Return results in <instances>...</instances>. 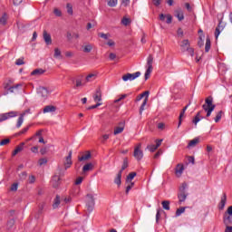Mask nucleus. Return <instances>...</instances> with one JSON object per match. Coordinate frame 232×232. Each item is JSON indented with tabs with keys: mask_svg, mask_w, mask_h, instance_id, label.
I'll list each match as a JSON object with an SVG mask.
<instances>
[{
	"mask_svg": "<svg viewBox=\"0 0 232 232\" xmlns=\"http://www.w3.org/2000/svg\"><path fill=\"white\" fill-rule=\"evenodd\" d=\"M202 108L207 112V117H211V113H213L216 108V105L213 104V97H208L205 100V104L202 105Z\"/></svg>",
	"mask_w": 232,
	"mask_h": 232,
	"instance_id": "1",
	"label": "nucleus"
},
{
	"mask_svg": "<svg viewBox=\"0 0 232 232\" xmlns=\"http://www.w3.org/2000/svg\"><path fill=\"white\" fill-rule=\"evenodd\" d=\"M151 72H153V55L150 54L147 58V70L145 72V81H148L150 79Z\"/></svg>",
	"mask_w": 232,
	"mask_h": 232,
	"instance_id": "2",
	"label": "nucleus"
},
{
	"mask_svg": "<svg viewBox=\"0 0 232 232\" xmlns=\"http://www.w3.org/2000/svg\"><path fill=\"white\" fill-rule=\"evenodd\" d=\"M186 189H188V183H182V185L179 187V193L178 194L179 202H186V198H188Z\"/></svg>",
	"mask_w": 232,
	"mask_h": 232,
	"instance_id": "3",
	"label": "nucleus"
},
{
	"mask_svg": "<svg viewBox=\"0 0 232 232\" xmlns=\"http://www.w3.org/2000/svg\"><path fill=\"white\" fill-rule=\"evenodd\" d=\"M86 208H87L89 213H92V211H93V208H95V198H94L93 194L87 195Z\"/></svg>",
	"mask_w": 232,
	"mask_h": 232,
	"instance_id": "4",
	"label": "nucleus"
},
{
	"mask_svg": "<svg viewBox=\"0 0 232 232\" xmlns=\"http://www.w3.org/2000/svg\"><path fill=\"white\" fill-rule=\"evenodd\" d=\"M19 115L18 111H11L9 112L0 113V122H5V121H8V119H14Z\"/></svg>",
	"mask_w": 232,
	"mask_h": 232,
	"instance_id": "5",
	"label": "nucleus"
},
{
	"mask_svg": "<svg viewBox=\"0 0 232 232\" xmlns=\"http://www.w3.org/2000/svg\"><path fill=\"white\" fill-rule=\"evenodd\" d=\"M140 148H142L141 143H139L134 148L133 157L134 159H136V160H142V159L144 158V152L142 151V150H140Z\"/></svg>",
	"mask_w": 232,
	"mask_h": 232,
	"instance_id": "6",
	"label": "nucleus"
},
{
	"mask_svg": "<svg viewBox=\"0 0 232 232\" xmlns=\"http://www.w3.org/2000/svg\"><path fill=\"white\" fill-rule=\"evenodd\" d=\"M140 72H136L133 73L128 72L122 76V81H124V82H128V81H135V79L140 77Z\"/></svg>",
	"mask_w": 232,
	"mask_h": 232,
	"instance_id": "7",
	"label": "nucleus"
},
{
	"mask_svg": "<svg viewBox=\"0 0 232 232\" xmlns=\"http://www.w3.org/2000/svg\"><path fill=\"white\" fill-rule=\"evenodd\" d=\"M72 151L70 150L68 156H66L63 159L64 169H69V168H72V164H73V161L72 160Z\"/></svg>",
	"mask_w": 232,
	"mask_h": 232,
	"instance_id": "8",
	"label": "nucleus"
},
{
	"mask_svg": "<svg viewBox=\"0 0 232 232\" xmlns=\"http://www.w3.org/2000/svg\"><path fill=\"white\" fill-rule=\"evenodd\" d=\"M37 93H38L39 97H42V99H44V101H45V99H48V95H50V91H48V89H46V87H38Z\"/></svg>",
	"mask_w": 232,
	"mask_h": 232,
	"instance_id": "9",
	"label": "nucleus"
},
{
	"mask_svg": "<svg viewBox=\"0 0 232 232\" xmlns=\"http://www.w3.org/2000/svg\"><path fill=\"white\" fill-rule=\"evenodd\" d=\"M92 99L96 103L102 102V91H101V88H98L95 91L94 94L92 95Z\"/></svg>",
	"mask_w": 232,
	"mask_h": 232,
	"instance_id": "10",
	"label": "nucleus"
},
{
	"mask_svg": "<svg viewBox=\"0 0 232 232\" xmlns=\"http://www.w3.org/2000/svg\"><path fill=\"white\" fill-rule=\"evenodd\" d=\"M28 113H30V109L26 110L22 114H20L17 120L16 128H21V126H23V123L24 122V117H26Z\"/></svg>",
	"mask_w": 232,
	"mask_h": 232,
	"instance_id": "11",
	"label": "nucleus"
},
{
	"mask_svg": "<svg viewBox=\"0 0 232 232\" xmlns=\"http://www.w3.org/2000/svg\"><path fill=\"white\" fill-rule=\"evenodd\" d=\"M224 28H226V25H224V24H222V20H219V23L216 28V32H215V37L216 39H218V35H220V34H222V32L224 31Z\"/></svg>",
	"mask_w": 232,
	"mask_h": 232,
	"instance_id": "12",
	"label": "nucleus"
},
{
	"mask_svg": "<svg viewBox=\"0 0 232 232\" xmlns=\"http://www.w3.org/2000/svg\"><path fill=\"white\" fill-rule=\"evenodd\" d=\"M167 18V24H171L172 21H173V16H171V14H160V21H165V19Z\"/></svg>",
	"mask_w": 232,
	"mask_h": 232,
	"instance_id": "13",
	"label": "nucleus"
},
{
	"mask_svg": "<svg viewBox=\"0 0 232 232\" xmlns=\"http://www.w3.org/2000/svg\"><path fill=\"white\" fill-rule=\"evenodd\" d=\"M175 17H177L179 21H184V11L180 8L175 10Z\"/></svg>",
	"mask_w": 232,
	"mask_h": 232,
	"instance_id": "14",
	"label": "nucleus"
},
{
	"mask_svg": "<svg viewBox=\"0 0 232 232\" xmlns=\"http://www.w3.org/2000/svg\"><path fill=\"white\" fill-rule=\"evenodd\" d=\"M82 53H90L92 50H93V44H86L82 46Z\"/></svg>",
	"mask_w": 232,
	"mask_h": 232,
	"instance_id": "15",
	"label": "nucleus"
},
{
	"mask_svg": "<svg viewBox=\"0 0 232 232\" xmlns=\"http://www.w3.org/2000/svg\"><path fill=\"white\" fill-rule=\"evenodd\" d=\"M114 184H117L120 188L121 184H122V171H119L114 179Z\"/></svg>",
	"mask_w": 232,
	"mask_h": 232,
	"instance_id": "16",
	"label": "nucleus"
},
{
	"mask_svg": "<svg viewBox=\"0 0 232 232\" xmlns=\"http://www.w3.org/2000/svg\"><path fill=\"white\" fill-rule=\"evenodd\" d=\"M176 176L177 177H182V173H184V165L182 164H178L176 167Z\"/></svg>",
	"mask_w": 232,
	"mask_h": 232,
	"instance_id": "17",
	"label": "nucleus"
},
{
	"mask_svg": "<svg viewBox=\"0 0 232 232\" xmlns=\"http://www.w3.org/2000/svg\"><path fill=\"white\" fill-rule=\"evenodd\" d=\"M57 108L53 105H48L44 108V113H53L55 112Z\"/></svg>",
	"mask_w": 232,
	"mask_h": 232,
	"instance_id": "18",
	"label": "nucleus"
},
{
	"mask_svg": "<svg viewBox=\"0 0 232 232\" xmlns=\"http://www.w3.org/2000/svg\"><path fill=\"white\" fill-rule=\"evenodd\" d=\"M44 40L45 42V44H52V35H50V34H47L46 31L44 32Z\"/></svg>",
	"mask_w": 232,
	"mask_h": 232,
	"instance_id": "19",
	"label": "nucleus"
},
{
	"mask_svg": "<svg viewBox=\"0 0 232 232\" xmlns=\"http://www.w3.org/2000/svg\"><path fill=\"white\" fill-rule=\"evenodd\" d=\"M124 131V123H120L118 127L114 129V135H119L120 133H122Z\"/></svg>",
	"mask_w": 232,
	"mask_h": 232,
	"instance_id": "20",
	"label": "nucleus"
},
{
	"mask_svg": "<svg viewBox=\"0 0 232 232\" xmlns=\"http://www.w3.org/2000/svg\"><path fill=\"white\" fill-rule=\"evenodd\" d=\"M24 149V142H22L20 145H18L15 150L13 151V156L15 157L17 153H21L23 150Z\"/></svg>",
	"mask_w": 232,
	"mask_h": 232,
	"instance_id": "21",
	"label": "nucleus"
},
{
	"mask_svg": "<svg viewBox=\"0 0 232 232\" xmlns=\"http://www.w3.org/2000/svg\"><path fill=\"white\" fill-rule=\"evenodd\" d=\"M59 180H61V178L57 175L53 177L52 179V186L53 188H58L59 187Z\"/></svg>",
	"mask_w": 232,
	"mask_h": 232,
	"instance_id": "22",
	"label": "nucleus"
},
{
	"mask_svg": "<svg viewBox=\"0 0 232 232\" xmlns=\"http://www.w3.org/2000/svg\"><path fill=\"white\" fill-rule=\"evenodd\" d=\"M181 50L182 52H187V50L189 48V40H183L181 42Z\"/></svg>",
	"mask_w": 232,
	"mask_h": 232,
	"instance_id": "23",
	"label": "nucleus"
},
{
	"mask_svg": "<svg viewBox=\"0 0 232 232\" xmlns=\"http://www.w3.org/2000/svg\"><path fill=\"white\" fill-rule=\"evenodd\" d=\"M223 220L227 227L232 226V216H225Z\"/></svg>",
	"mask_w": 232,
	"mask_h": 232,
	"instance_id": "24",
	"label": "nucleus"
},
{
	"mask_svg": "<svg viewBox=\"0 0 232 232\" xmlns=\"http://www.w3.org/2000/svg\"><path fill=\"white\" fill-rule=\"evenodd\" d=\"M200 142V139L198 138H195L193 140H191L188 144V148H195V146Z\"/></svg>",
	"mask_w": 232,
	"mask_h": 232,
	"instance_id": "25",
	"label": "nucleus"
},
{
	"mask_svg": "<svg viewBox=\"0 0 232 232\" xmlns=\"http://www.w3.org/2000/svg\"><path fill=\"white\" fill-rule=\"evenodd\" d=\"M92 169H93V164L87 163L82 168V173H86L87 171H92Z\"/></svg>",
	"mask_w": 232,
	"mask_h": 232,
	"instance_id": "26",
	"label": "nucleus"
},
{
	"mask_svg": "<svg viewBox=\"0 0 232 232\" xmlns=\"http://www.w3.org/2000/svg\"><path fill=\"white\" fill-rule=\"evenodd\" d=\"M6 23H8V14H6V13H5L1 18H0V24H2L3 26L6 25Z\"/></svg>",
	"mask_w": 232,
	"mask_h": 232,
	"instance_id": "27",
	"label": "nucleus"
},
{
	"mask_svg": "<svg viewBox=\"0 0 232 232\" xmlns=\"http://www.w3.org/2000/svg\"><path fill=\"white\" fill-rule=\"evenodd\" d=\"M95 79H97V74L90 73L86 76L85 81L86 82H92V81H95Z\"/></svg>",
	"mask_w": 232,
	"mask_h": 232,
	"instance_id": "28",
	"label": "nucleus"
},
{
	"mask_svg": "<svg viewBox=\"0 0 232 232\" xmlns=\"http://www.w3.org/2000/svg\"><path fill=\"white\" fill-rule=\"evenodd\" d=\"M44 73V70L43 69H35L31 72V75H34L35 77H39Z\"/></svg>",
	"mask_w": 232,
	"mask_h": 232,
	"instance_id": "29",
	"label": "nucleus"
},
{
	"mask_svg": "<svg viewBox=\"0 0 232 232\" xmlns=\"http://www.w3.org/2000/svg\"><path fill=\"white\" fill-rule=\"evenodd\" d=\"M227 200V198L226 197V195H223V197L221 198L220 204H219V209H224V208H226Z\"/></svg>",
	"mask_w": 232,
	"mask_h": 232,
	"instance_id": "30",
	"label": "nucleus"
},
{
	"mask_svg": "<svg viewBox=\"0 0 232 232\" xmlns=\"http://www.w3.org/2000/svg\"><path fill=\"white\" fill-rule=\"evenodd\" d=\"M202 119H204V117L200 116V112H198L193 120V123L197 126V124H198Z\"/></svg>",
	"mask_w": 232,
	"mask_h": 232,
	"instance_id": "31",
	"label": "nucleus"
},
{
	"mask_svg": "<svg viewBox=\"0 0 232 232\" xmlns=\"http://www.w3.org/2000/svg\"><path fill=\"white\" fill-rule=\"evenodd\" d=\"M54 58L55 59H63V54H62L61 49H59V48L54 49Z\"/></svg>",
	"mask_w": 232,
	"mask_h": 232,
	"instance_id": "32",
	"label": "nucleus"
},
{
	"mask_svg": "<svg viewBox=\"0 0 232 232\" xmlns=\"http://www.w3.org/2000/svg\"><path fill=\"white\" fill-rule=\"evenodd\" d=\"M119 3L118 0H107V5L108 6H110L111 8H115V6H117V4Z\"/></svg>",
	"mask_w": 232,
	"mask_h": 232,
	"instance_id": "33",
	"label": "nucleus"
},
{
	"mask_svg": "<svg viewBox=\"0 0 232 232\" xmlns=\"http://www.w3.org/2000/svg\"><path fill=\"white\" fill-rule=\"evenodd\" d=\"M61 204V198L59 196H56L54 199V203L53 204V209H57L59 208V205Z\"/></svg>",
	"mask_w": 232,
	"mask_h": 232,
	"instance_id": "34",
	"label": "nucleus"
},
{
	"mask_svg": "<svg viewBox=\"0 0 232 232\" xmlns=\"http://www.w3.org/2000/svg\"><path fill=\"white\" fill-rule=\"evenodd\" d=\"M66 8L67 14H69V15H73V5L72 4H67Z\"/></svg>",
	"mask_w": 232,
	"mask_h": 232,
	"instance_id": "35",
	"label": "nucleus"
},
{
	"mask_svg": "<svg viewBox=\"0 0 232 232\" xmlns=\"http://www.w3.org/2000/svg\"><path fill=\"white\" fill-rule=\"evenodd\" d=\"M135 177H137V173H135V172L130 173V174L127 176L126 182H131V180H132L133 179H135Z\"/></svg>",
	"mask_w": 232,
	"mask_h": 232,
	"instance_id": "36",
	"label": "nucleus"
},
{
	"mask_svg": "<svg viewBox=\"0 0 232 232\" xmlns=\"http://www.w3.org/2000/svg\"><path fill=\"white\" fill-rule=\"evenodd\" d=\"M99 37H102V39H104L105 41H110L111 34H104L100 33L98 34Z\"/></svg>",
	"mask_w": 232,
	"mask_h": 232,
	"instance_id": "37",
	"label": "nucleus"
},
{
	"mask_svg": "<svg viewBox=\"0 0 232 232\" xmlns=\"http://www.w3.org/2000/svg\"><path fill=\"white\" fill-rule=\"evenodd\" d=\"M209 50H211V40H209V38H207L206 45H205V52H209Z\"/></svg>",
	"mask_w": 232,
	"mask_h": 232,
	"instance_id": "38",
	"label": "nucleus"
},
{
	"mask_svg": "<svg viewBox=\"0 0 232 232\" xmlns=\"http://www.w3.org/2000/svg\"><path fill=\"white\" fill-rule=\"evenodd\" d=\"M224 112L222 111H219L218 113H217V115H216V117H215V119H214V121H215V122H220V120L222 119V114H223Z\"/></svg>",
	"mask_w": 232,
	"mask_h": 232,
	"instance_id": "39",
	"label": "nucleus"
},
{
	"mask_svg": "<svg viewBox=\"0 0 232 232\" xmlns=\"http://www.w3.org/2000/svg\"><path fill=\"white\" fill-rule=\"evenodd\" d=\"M147 104H148V98H145V100L143 101V102L140 108V115H142V111H144V108Z\"/></svg>",
	"mask_w": 232,
	"mask_h": 232,
	"instance_id": "40",
	"label": "nucleus"
},
{
	"mask_svg": "<svg viewBox=\"0 0 232 232\" xmlns=\"http://www.w3.org/2000/svg\"><path fill=\"white\" fill-rule=\"evenodd\" d=\"M161 206H162L163 209L169 211V201H168V200L162 201Z\"/></svg>",
	"mask_w": 232,
	"mask_h": 232,
	"instance_id": "41",
	"label": "nucleus"
},
{
	"mask_svg": "<svg viewBox=\"0 0 232 232\" xmlns=\"http://www.w3.org/2000/svg\"><path fill=\"white\" fill-rule=\"evenodd\" d=\"M92 158V154L89 152L83 156H82L81 158H79L80 162H82V160H88V159Z\"/></svg>",
	"mask_w": 232,
	"mask_h": 232,
	"instance_id": "42",
	"label": "nucleus"
},
{
	"mask_svg": "<svg viewBox=\"0 0 232 232\" xmlns=\"http://www.w3.org/2000/svg\"><path fill=\"white\" fill-rule=\"evenodd\" d=\"M133 186H135V182H130V183L126 187V190H125L126 195H128V194L130 193V191H131Z\"/></svg>",
	"mask_w": 232,
	"mask_h": 232,
	"instance_id": "43",
	"label": "nucleus"
},
{
	"mask_svg": "<svg viewBox=\"0 0 232 232\" xmlns=\"http://www.w3.org/2000/svg\"><path fill=\"white\" fill-rule=\"evenodd\" d=\"M185 211H186V207H182V208L177 209L176 217H180V215H182V213H184Z\"/></svg>",
	"mask_w": 232,
	"mask_h": 232,
	"instance_id": "44",
	"label": "nucleus"
},
{
	"mask_svg": "<svg viewBox=\"0 0 232 232\" xmlns=\"http://www.w3.org/2000/svg\"><path fill=\"white\" fill-rule=\"evenodd\" d=\"M19 84L15 85V86H11L7 89V91L9 92V93H14L15 92V90H17V88H19Z\"/></svg>",
	"mask_w": 232,
	"mask_h": 232,
	"instance_id": "45",
	"label": "nucleus"
},
{
	"mask_svg": "<svg viewBox=\"0 0 232 232\" xmlns=\"http://www.w3.org/2000/svg\"><path fill=\"white\" fill-rule=\"evenodd\" d=\"M126 168H128V159H125L123 160V164L121 166V169L120 171H121V173L124 171V169H126Z\"/></svg>",
	"mask_w": 232,
	"mask_h": 232,
	"instance_id": "46",
	"label": "nucleus"
},
{
	"mask_svg": "<svg viewBox=\"0 0 232 232\" xmlns=\"http://www.w3.org/2000/svg\"><path fill=\"white\" fill-rule=\"evenodd\" d=\"M107 46H109L110 48H113V46H115V41L109 39L106 43Z\"/></svg>",
	"mask_w": 232,
	"mask_h": 232,
	"instance_id": "47",
	"label": "nucleus"
},
{
	"mask_svg": "<svg viewBox=\"0 0 232 232\" xmlns=\"http://www.w3.org/2000/svg\"><path fill=\"white\" fill-rule=\"evenodd\" d=\"M130 18L124 17V18L121 20V24H123L124 26H128V24H130Z\"/></svg>",
	"mask_w": 232,
	"mask_h": 232,
	"instance_id": "48",
	"label": "nucleus"
},
{
	"mask_svg": "<svg viewBox=\"0 0 232 232\" xmlns=\"http://www.w3.org/2000/svg\"><path fill=\"white\" fill-rule=\"evenodd\" d=\"M147 150H150V152L153 153V151L158 150V148H157V145H149V146H147Z\"/></svg>",
	"mask_w": 232,
	"mask_h": 232,
	"instance_id": "49",
	"label": "nucleus"
},
{
	"mask_svg": "<svg viewBox=\"0 0 232 232\" xmlns=\"http://www.w3.org/2000/svg\"><path fill=\"white\" fill-rule=\"evenodd\" d=\"M6 144H10V139H5L0 141V146H6Z\"/></svg>",
	"mask_w": 232,
	"mask_h": 232,
	"instance_id": "50",
	"label": "nucleus"
},
{
	"mask_svg": "<svg viewBox=\"0 0 232 232\" xmlns=\"http://www.w3.org/2000/svg\"><path fill=\"white\" fill-rule=\"evenodd\" d=\"M14 224H15V220L10 219V220L7 222V228H8V229H11V227H14Z\"/></svg>",
	"mask_w": 232,
	"mask_h": 232,
	"instance_id": "51",
	"label": "nucleus"
},
{
	"mask_svg": "<svg viewBox=\"0 0 232 232\" xmlns=\"http://www.w3.org/2000/svg\"><path fill=\"white\" fill-rule=\"evenodd\" d=\"M15 64L16 66H23V64H24V60L23 58L17 59Z\"/></svg>",
	"mask_w": 232,
	"mask_h": 232,
	"instance_id": "52",
	"label": "nucleus"
},
{
	"mask_svg": "<svg viewBox=\"0 0 232 232\" xmlns=\"http://www.w3.org/2000/svg\"><path fill=\"white\" fill-rule=\"evenodd\" d=\"M47 162H48V160H46V158H43L39 160L38 164L39 166H43L44 164H47Z\"/></svg>",
	"mask_w": 232,
	"mask_h": 232,
	"instance_id": "53",
	"label": "nucleus"
},
{
	"mask_svg": "<svg viewBox=\"0 0 232 232\" xmlns=\"http://www.w3.org/2000/svg\"><path fill=\"white\" fill-rule=\"evenodd\" d=\"M126 97H128V94H121L119 99L114 100L115 104H117V102H121V101H122L123 99H126Z\"/></svg>",
	"mask_w": 232,
	"mask_h": 232,
	"instance_id": "54",
	"label": "nucleus"
},
{
	"mask_svg": "<svg viewBox=\"0 0 232 232\" xmlns=\"http://www.w3.org/2000/svg\"><path fill=\"white\" fill-rule=\"evenodd\" d=\"M198 46H204V34L199 36V41L198 43Z\"/></svg>",
	"mask_w": 232,
	"mask_h": 232,
	"instance_id": "55",
	"label": "nucleus"
},
{
	"mask_svg": "<svg viewBox=\"0 0 232 232\" xmlns=\"http://www.w3.org/2000/svg\"><path fill=\"white\" fill-rule=\"evenodd\" d=\"M99 106H102V102H98L95 105H92L88 108V110H95V108H99Z\"/></svg>",
	"mask_w": 232,
	"mask_h": 232,
	"instance_id": "56",
	"label": "nucleus"
},
{
	"mask_svg": "<svg viewBox=\"0 0 232 232\" xmlns=\"http://www.w3.org/2000/svg\"><path fill=\"white\" fill-rule=\"evenodd\" d=\"M54 14L56 15V17H61L63 15V13L61 12V10L55 8L54 9Z\"/></svg>",
	"mask_w": 232,
	"mask_h": 232,
	"instance_id": "57",
	"label": "nucleus"
},
{
	"mask_svg": "<svg viewBox=\"0 0 232 232\" xmlns=\"http://www.w3.org/2000/svg\"><path fill=\"white\" fill-rule=\"evenodd\" d=\"M108 139H110V134H103L102 136V142H106V140H108Z\"/></svg>",
	"mask_w": 232,
	"mask_h": 232,
	"instance_id": "58",
	"label": "nucleus"
},
{
	"mask_svg": "<svg viewBox=\"0 0 232 232\" xmlns=\"http://www.w3.org/2000/svg\"><path fill=\"white\" fill-rule=\"evenodd\" d=\"M162 211V209L158 208L157 209V213H156V222H159V218H160V212Z\"/></svg>",
	"mask_w": 232,
	"mask_h": 232,
	"instance_id": "59",
	"label": "nucleus"
},
{
	"mask_svg": "<svg viewBox=\"0 0 232 232\" xmlns=\"http://www.w3.org/2000/svg\"><path fill=\"white\" fill-rule=\"evenodd\" d=\"M17 188H19V184L14 183V184L11 186V191H17Z\"/></svg>",
	"mask_w": 232,
	"mask_h": 232,
	"instance_id": "60",
	"label": "nucleus"
},
{
	"mask_svg": "<svg viewBox=\"0 0 232 232\" xmlns=\"http://www.w3.org/2000/svg\"><path fill=\"white\" fill-rule=\"evenodd\" d=\"M109 59H110L111 61H115V59H117V54H115V53H111L109 54Z\"/></svg>",
	"mask_w": 232,
	"mask_h": 232,
	"instance_id": "61",
	"label": "nucleus"
},
{
	"mask_svg": "<svg viewBox=\"0 0 232 232\" xmlns=\"http://www.w3.org/2000/svg\"><path fill=\"white\" fill-rule=\"evenodd\" d=\"M30 130V126H27L25 128H24L20 132L19 135H23L24 133H26V131H28Z\"/></svg>",
	"mask_w": 232,
	"mask_h": 232,
	"instance_id": "62",
	"label": "nucleus"
},
{
	"mask_svg": "<svg viewBox=\"0 0 232 232\" xmlns=\"http://www.w3.org/2000/svg\"><path fill=\"white\" fill-rule=\"evenodd\" d=\"M226 215H229L228 217H232V206L228 207Z\"/></svg>",
	"mask_w": 232,
	"mask_h": 232,
	"instance_id": "63",
	"label": "nucleus"
},
{
	"mask_svg": "<svg viewBox=\"0 0 232 232\" xmlns=\"http://www.w3.org/2000/svg\"><path fill=\"white\" fill-rule=\"evenodd\" d=\"M225 232H232V227H227Z\"/></svg>",
	"mask_w": 232,
	"mask_h": 232,
	"instance_id": "64",
	"label": "nucleus"
}]
</instances>
